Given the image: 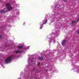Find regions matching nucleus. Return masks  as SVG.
Listing matches in <instances>:
<instances>
[{
  "mask_svg": "<svg viewBox=\"0 0 79 79\" xmlns=\"http://www.w3.org/2000/svg\"><path fill=\"white\" fill-rule=\"evenodd\" d=\"M6 6H7V10H8V11H11V10H13V7L11 6V4H7L6 5Z\"/></svg>",
  "mask_w": 79,
  "mask_h": 79,
  "instance_id": "1",
  "label": "nucleus"
},
{
  "mask_svg": "<svg viewBox=\"0 0 79 79\" xmlns=\"http://www.w3.org/2000/svg\"><path fill=\"white\" fill-rule=\"evenodd\" d=\"M12 59V57L11 56H9L5 60V62L6 63V64H8V63L10 62Z\"/></svg>",
  "mask_w": 79,
  "mask_h": 79,
  "instance_id": "2",
  "label": "nucleus"
},
{
  "mask_svg": "<svg viewBox=\"0 0 79 79\" xmlns=\"http://www.w3.org/2000/svg\"><path fill=\"white\" fill-rule=\"evenodd\" d=\"M66 40H63L61 42V44L62 45L64 46L65 44V43H66Z\"/></svg>",
  "mask_w": 79,
  "mask_h": 79,
  "instance_id": "3",
  "label": "nucleus"
},
{
  "mask_svg": "<svg viewBox=\"0 0 79 79\" xmlns=\"http://www.w3.org/2000/svg\"><path fill=\"white\" fill-rule=\"evenodd\" d=\"M6 12H8V11H5L4 10H2L1 11L0 13H6Z\"/></svg>",
  "mask_w": 79,
  "mask_h": 79,
  "instance_id": "4",
  "label": "nucleus"
},
{
  "mask_svg": "<svg viewBox=\"0 0 79 79\" xmlns=\"http://www.w3.org/2000/svg\"><path fill=\"white\" fill-rule=\"evenodd\" d=\"M75 23L76 22H75V21L73 20L72 21V25H71V26H73L74 24H75Z\"/></svg>",
  "mask_w": 79,
  "mask_h": 79,
  "instance_id": "5",
  "label": "nucleus"
},
{
  "mask_svg": "<svg viewBox=\"0 0 79 79\" xmlns=\"http://www.w3.org/2000/svg\"><path fill=\"white\" fill-rule=\"evenodd\" d=\"M15 53H21V51L18 50L15 51Z\"/></svg>",
  "mask_w": 79,
  "mask_h": 79,
  "instance_id": "6",
  "label": "nucleus"
},
{
  "mask_svg": "<svg viewBox=\"0 0 79 79\" xmlns=\"http://www.w3.org/2000/svg\"><path fill=\"white\" fill-rule=\"evenodd\" d=\"M18 48L19 49H21V48H23V46H19L18 47Z\"/></svg>",
  "mask_w": 79,
  "mask_h": 79,
  "instance_id": "7",
  "label": "nucleus"
},
{
  "mask_svg": "<svg viewBox=\"0 0 79 79\" xmlns=\"http://www.w3.org/2000/svg\"><path fill=\"white\" fill-rule=\"evenodd\" d=\"M39 59L40 60H43V57H39Z\"/></svg>",
  "mask_w": 79,
  "mask_h": 79,
  "instance_id": "8",
  "label": "nucleus"
},
{
  "mask_svg": "<svg viewBox=\"0 0 79 79\" xmlns=\"http://www.w3.org/2000/svg\"><path fill=\"white\" fill-rule=\"evenodd\" d=\"M40 26L41 27L40 28V29H42V27H43L44 26H43V25H41Z\"/></svg>",
  "mask_w": 79,
  "mask_h": 79,
  "instance_id": "9",
  "label": "nucleus"
},
{
  "mask_svg": "<svg viewBox=\"0 0 79 79\" xmlns=\"http://www.w3.org/2000/svg\"><path fill=\"white\" fill-rule=\"evenodd\" d=\"M46 23H47V19L45 22H44V23H43V25H44V24H45Z\"/></svg>",
  "mask_w": 79,
  "mask_h": 79,
  "instance_id": "10",
  "label": "nucleus"
},
{
  "mask_svg": "<svg viewBox=\"0 0 79 79\" xmlns=\"http://www.w3.org/2000/svg\"><path fill=\"white\" fill-rule=\"evenodd\" d=\"M2 38V35H0V39H1Z\"/></svg>",
  "mask_w": 79,
  "mask_h": 79,
  "instance_id": "11",
  "label": "nucleus"
},
{
  "mask_svg": "<svg viewBox=\"0 0 79 79\" xmlns=\"http://www.w3.org/2000/svg\"><path fill=\"white\" fill-rule=\"evenodd\" d=\"M79 21V18L77 20V22H78Z\"/></svg>",
  "mask_w": 79,
  "mask_h": 79,
  "instance_id": "12",
  "label": "nucleus"
},
{
  "mask_svg": "<svg viewBox=\"0 0 79 79\" xmlns=\"http://www.w3.org/2000/svg\"><path fill=\"white\" fill-rule=\"evenodd\" d=\"M35 68L33 69V71H35Z\"/></svg>",
  "mask_w": 79,
  "mask_h": 79,
  "instance_id": "13",
  "label": "nucleus"
},
{
  "mask_svg": "<svg viewBox=\"0 0 79 79\" xmlns=\"http://www.w3.org/2000/svg\"><path fill=\"white\" fill-rule=\"evenodd\" d=\"M56 6H57V5L56 4L55 6V8H56Z\"/></svg>",
  "mask_w": 79,
  "mask_h": 79,
  "instance_id": "14",
  "label": "nucleus"
},
{
  "mask_svg": "<svg viewBox=\"0 0 79 79\" xmlns=\"http://www.w3.org/2000/svg\"><path fill=\"white\" fill-rule=\"evenodd\" d=\"M38 66H39V64H37Z\"/></svg>",
  "mask_w": 79,
  "mask_h": 79,
  "instance_id": "15",
  "label": "nucleus"
},
{
  "mask_svg": "<svg viewBox=\"0 0 79 79\" xmlns=\"http://www.w3.org/2000/svg\"><path fill=\"white\" fill-rule=\"evenodd\" d=\"M38 64H40V62H39Z\"/></svg>",
  "mask_w": 79,
  "mask_h": 79,
  "instance_id": "16",
  "label": "nucleus"
},
{
  "mask_svg": "<svg viewBox=\"0 0 79 79\" xmlns=\"http://www.w3.org/2000/svg\"><path fill=\"white\" fill-rule=\"evenodd\" d=\"M31 62H33V61H32V60H31Z\"/></svg>",
  "mask_w": 79,
  "mask_h": 79,
  "instance_id": "17",
  "label": "nucleus"
},
{
  "mask_svg": "<svg viewBox=\"0 0 79 79\" xmlns=\"http://www.w3.org/2000/svg\"><path fill=\"white\" fill-rule=\"evenodd\" d=\"M34 79H35V78H34Z\"/></svg>",
  "mask_w": 79,
  "mask_h": 79,
  "instance_id": "18",
  "label": "nucleus"
}]
</instances>
